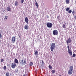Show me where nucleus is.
I'll use <instances>...</instances> for the list:
<instances>
[{
  "instance_id": "f257e3e1",
  "label": "nucleus",
  "mask_w": 76,
  "mask_h": 76,
  "mask_svg": "<svg viewBox=\"0 0 76 76\" xmlns=\"http://www.w3.org/2000/svg\"><path fill=\"white\" fill-rule=\"evenodd\" d=\"M73 66H72L69 67V70L68 71L69 75H72L73 73Z\"/></svg>"
},
{
  "instance_id": "f03ea898",
  "label": "nucleus",
  "mask_w": 76,
  "mask_h": 76,
  "mask_svg": "<svg viewBox=\"0 0 76 76\" xmlns=\"http://www.w3.org/2000/svg\"><path fill=\"white\" fill-rule=\"evenodd\" d=\"M55 43H52L51 44V47H50V50L52 52L53 51V50H54V49L55 48Z\"/></svg>"
},
{
  "instance_id": "7ed1b4c3",
  "label": "nucleus",
  "mask_w": 76,
  "mask_h": 76,
  "mask_svg": "<svg viewBox=\"0 0 76 76\" xmlns=\"http://www.w3.org/2000/svg\"><path fill=\"white\" fill-rule=\"evenodd\" d=\"M20 63L21 66H24L26 64V61L25 60H21Z\"/></svg>"
},
{
  "instance_id": "20e7f679",
  "label": "nucleus",
  "mask_w": 76,
  "mask_h": 76,
  "mask_svg": "<svg viewBox=\"0 0 76 76\" xmlns=\"http://www.w3.org/2000/svg\"><path fill=\"white\" fill-rule=\"evenodd\" d=\"M67 48L68 50V53L70 54V56H72V50L70 49V48H69V46H67Z\"/></svg>"
},
{
  "instance_id": "39448f33",
  "label": "nucleus",
  "mask_w": 76,
  "mask_h": 76,
  "mask_svg": "<svg viewBox=\"0 0 76 76\" xmlns=\"http://www.w3.org/2000/svg\"><path fill=\"white\" fill-rule=\"evenodd\" d=\"M47 25L48 28H52L53 25L51 23H48L47 24Z\"/></svg>"
},
{
  "instance_id": "423d86ee",
  "label": "nucleus",
  "mask_w": 76,
  "mask_h": 76,
  "mask_svg": "<svg viewBox=\"0 0 76 76\" xmlns=\"http://www.w3.org/2000/svg\"><path fill=\"white\" fill-rule=\"evenodd\" d=\"M53 34L54 35H57L58 34V31L57 30H54L53 31Z\"/></svg>"
},
{
  "instance_id": "0eeeda50",
  "label": "nucleus",
  "mask_w": 76,
  "mask_h": 76,
  "mask_svg": "<svg viewBox=\"0 0 76 76\" xmlns=\"http://www.w3.org/2000/svg\"><path fill=\"white\" fill-rule=\"evenodd\" d=\"M12 43H15L16 42V37H12Z\"/></svg>"
},
{
  "instance_id": "6e6552de",
  "label": "nucleus",
  "mask_w": 76,
  "mask_h": 76,
  "mask_svg": "<svg viewBox=\"0 0 76 76\" xmlns=\"http://www.w3.org/2000/svg\"><path fill=\"white\" fill-rule=\"evenodd\" d=\"M16 66V64H15V63H12L11 65V67L12 68V69H15Z\"/></svg>"
},
{
  "instance_id": "1a4fd4ad",
  "label": "nucleus",
  "mask_w": 76,
  "mask_h": 76,
  "mask_svg": "<svg viewBox=\"0 0 76 76\" xmlns=\"http://www.w3.org/2000/svg\"><path fill=\"white\" fill-rule=\"evenodd\" d=\"M25 21L26 22L27 24H28V22L29 21V20L27 17H26L25 19Z\"/></svg>"
},
{
  "instance_id": "9d476101",
  "label": "nucleus",
  "mask_w": 76,
  "mask_h": 76,
  "mask_svg": "<svg viewBox=\"0 0 76 76\" xmlns=\"http://www.w3.org/2000/svg\"><path fill=\"white\" fill-rule=\"evenodd\" d=\"M71 39L70 38H69V39L66 41V43L67 44L70 43L71 42Z\"/></svg>"
},
{
  "instance_id": "9b49d317",
  "label": "nucleus",
  "mask_w": 76,
  "mask_h": 76,
  "mask_svg": "<svg viewBox=\"0 0 76 76\" xmlns=\"http://www.w3.org/2000/svg\"><path fill=\"white\" fill-rule=\"evenodd\" d=\"M28 28L29 27L28 25H25L24 27V29H28Z\"/></svg>"
},
{
  "instance_id": "f8f14e48",
  "label": "nucleus",
  "mask_w": 76,
  "mask_h": 76,
  "mask_svg": "<svg viewBox=\"0 0 76 76\" xmlns=\"http://www.w3.org/2000/svg\"><path fill=\"white\" fill-rule=\"evenodd\" d=\"M7 9L8 11H10V10H11V8L10 6H9L7 7Z\"/></svg>"
},
{
  "instance_id": "ddd939ff",
  "label": "nucleus",
  "mask_w": 76,
  "mask_h": 76,
  "mask_svg": "<svg viewBox=\"0 0 76 76\" xmlns=\"http://www.w3.org/2000/svg\"><path fill=\"white\" fill-rule=\"evenodd\" d=\"M14 61H15V63H19V62L18 61V60L17 58H15V59Z\"/></svg>"
},
{
  "instance_id": "4468645a",
  "label": "nucleus",
  "mask_w": 76,
  "mask_h": 76,
  "mask_svg": "<svg viewBox=\"0 0 76 76\" xmlns=\"http://www.w3.org/2000/svg\"><path fill=\"white\" fill-rule=\"evenodd\" d=\"M18 2L17 1H15V6H18Z\"/></svg>"
},
{
  "instance_id": "2eb2a0df",
  "label": "nucleus",
  "mask_w": 76,
  "mask_h": 76,
  "mask_svg": "<svg viewBox=\"0 0 76 76\" xmlns=\"http://www.w3.org/2000/svg\"><path fill=\"white\" fill-rule=\"evenodd\" d=\"M33 62H30L29 64V65L31 66H32L33 65Z\"/></svg>"
},
{
  "instance_id": "dca6fc26",
  "label": "nucleus",
  "mask_w": 76,
  "mask_h": 76,
  "mask_svg": "<svg viewBox=\"0 0 76 76\" xmlns=\"http://www.w3.org/2000/svg\"><path fill=\"white\" fill-rule=\"evenodd\" d=\"M66 4H69V3H70V1L69 0H66Z\"/></svg>"
},
{
  "instance_id": "f3484780",
  "label": "nucleus",
  "mask_w": 76,
  "mask_h": 76,
  "mask_svg": "<svg viewBox=\"0 0 76 76\" xmlns=\"http://www.w3.org/2000/svg\"><path fill=\"white\" fill-rule=\"evenodd\" d=\"M5 75L6 76H9L10 74L9 72H7L6 73Z\"/></svg>"
},
{
  "instance_id": "a211bd4d",
  "label": "nucleus",
  "mask_w": 76,
  "mask_h": 76,
  "mask_svg": "<svg viewBox=\"0 0 76 76\" xmlns=\"http://www.w3.org/2000/svg\"><path fill=\"white\" fill-rule=\"evenodd\" d=\"M62 27L63 28H64V29H65L66 28V25H65V24H63Z\"/></svg>"
},
{
  "instance_id": "6ab92c4d",
  "label": "nucleus",
  "mask_w": 76,
  "mask_h": 76,
  "mask_svg": "<svg viewBox=\"0 0 76 76\" xmlns=\"http://www.w3.org/2000/svg\"><path fill=\"white\" fill-rule=\"evenodd\" d=\"M7 18H8V16H6L5 17L4 19L5 20H6L7 19Z\"/></svg>"
},
{
  "instance_id": "aec40b11",
  "label": "nucleus",
  "mask_w": 76,
  "mask_h": 76,
  "mask_svg": "<svg viewBox=\"0 0 76 76\" xmlns=\"http://www.w3.org/2000/svg\"><path fill=\"white\" fill-rule=\"evenodd\" d=\"M18 72H19V71H18V69H15V73H18Z\"/></svg>"
},
{
  "instance_id": "412c9836",
  "label": "nucleus",
  "mask_w": 76,
  "mask_h": 76,
  "mask_svg": "<svg viewBox=\"0 0 76 76\" xmlns=\"http://www.w3.org/2000/svg\"><path fill=\"white\" fill-rule=\"evenodd\" d=\"M38 51L36 50L34 53V54H35V55H38Z\"/></svg>"
},
{
  "instance_id": "4be33fe9",
  "label": "nucleus",
  "mask_w": 76,
  "mask_h": 76,
  "mask_svg": "<svg viewBox=\"0 0 76 76\" xmlns=\"http://www.w3.org/2000/svg\"><path fill=\"white\" fill-rule=\"evenodd\" d=\"M49 68L50 69H52L53 68V67L50 65H49Z\"/></svg>"
},
{
  "instance_id": "5701e85b",
  "label": "nucleus",
  "mask_w": 76,
  "mask_h": 76,
  "mask_svg": "<svg viewBox=\"0 0 76 76\" xmlns=\"http://www.w3.org/2000/svg\"><path fill=\"white\" fill-rule=\"evenodd\" d=\"M36 3L35 4V5H36V6L37 7H38V3H37V1L36 0L35 1Z\"/></svg>"
},
{
  "instance_id": "b1692460",
  "label": "nucleus",
  "mask_w": 76,
  "mask_h": 76,
  "mask_svg": "<svg viewBox=\"0 0 76 76\" xmlns=\"http://www.w3.org/2000/svg\"><path fill=\"white\" fill-rule=\"evenodd\" d=\"M51 72H52V74H54V73H55V70H52Z\"/></svg>"
},
{
  "instance_id": "393cba45",
  "label": "nucleus",
  "mask_w": 76,
  "mask_h": 76,
  "mask_svg": "<svg viewBox=\"0 0 76 76\" xmlns=\"http://www.w3.org/2000/svg\"><path fill=\"white\" fill-rule=\"evenodd\" d=\"M72 10H69L68 11V13H72Z\"/></svg>"
},
{
  "instance_id": "a878e982",
  "label": "nucleus",
  "mask_w": 76,
  "mask_h": 76,
  "mask_svg": "<svg viewBox=\"0 0 76 76\" xmlns=\"http://www.w3.org/2000/svg\"><path fill=\"white\" fill-rule=\"evenodd\" d=\"M20 2H21V4H22V3H23L24 2V0H21Z\"/></svg>"
},
{
  "instance_id": "bb28decb",
  "label": "nucleus",
  "mask_w": 76,
  "mask_h": 76,
  "mask_svg": "<svg viewBox=\"0 0 76 76\" xmlns=\"http://www.w3.org/2000/svg\"><path fill=\"white\" fill-rule=\"evenodd\" d=\"M69 8H67L66 9V12H68V11H69Z\"/></svg>"
},
{
  "instance_id": "cd10ccee",
  "label": "nucleus",
  "mask_w": 76,
  "mask_h": 76,
  "mask_svg": "<svg viewBox=\"0 0 76 76\" xmlns=\"http://www.w3.org/2000/svg\"><path fill=\"white\" fill-rule=\"evenodd\" d=\"M75 11H73L72 12V15H75Z\"/></svg>"
},
{
  "instance_id": "c85d7f7f",
  "label": "nucleus",
  "mask_w": 76,
  "mask_h": 76,
  "mask_svg": "<svg viewBox=\"0 0 76 76\" xmlns=\"http://www.w3.org/2000/svg\"><path fill=\"white\" fill-rule=\"evenodd\" d=\"M75 56H76V55L75 54V53H74L72 55V57H75Z\"/></svg>"
},
{
  "instance_id": "c756f323",
  "label": "nucleus",
  "mask_w": 76,
  "mask_h": 76,
  "mask_svg": "<svg viewBox=\"0 0 76 76\" xmlns=\"http://www.w3.org/2000/svg\"><path fill=\"white\" fill-rule=\"evenodd\" d=\"M44 61H43V60H42V65H43L44 64Z\"/></svg>"
},
{
  "instance_id": "7c9ffc66",
  "label": "nucleus",
  "mask_w": 76,
  "mask_h": 76,
  "mask_svg": "<svg viewBox=\"0 0 76 76\" xmlns=\"http://www.w3.org/2000/svg\"><path fill=\"white\" fill-rule=\"evenodd\" d=\"M2 37V36H1V33L0 32V38H1Z\"/></svg>"
},
{
  "instance_id": "2f4dec72",
  "label": "nucleus",
  "mask_w": 76,
  "mask_h": 76,
  "mask_svg": "<svg viewBox=\"0 0 76 76\" xmlns=\"http://www.w3.org/2000/svg\"><path fill=\"white\" fill-rule=\"evenodd\" d=\"M6 66H4V69H6Z\"/></svg>"
},
{
  "instance_id": "473e14b6",
  "label": "nucleus",
  "mask_w": 76,
  "mask_h": 76,
  "mask_svg": "<svg viewBox=\"0 0 76 76\" xmlns=\"http://www.w3.org/2000/svg\"><path fill=\"white\" fill-rule=\"evenodd\" d=\"M4 61V59H1V62H3Z\"/></svg>"
},
{
  "instance_id": "72a5a7b5",
  "label": "nucleus",
  "mask_w": 76,
  "mask_h": 76,
  "mask_svg": "<svg viewBox=\"0 0 76 76\" xmlns=\"http://www.w3.org/2000/svg\"><path fill=\"white\" fill-rule=\"evenodd\" d=\"M74 18H75V19H76V15L74 16Z\"/></svg>"
},
{
  "instance_id": "f704fd0d",
  "label": "nucleus",
  "mask_w": 76,
  "mask_h": 76,
  "mask_svg": "<svg viewBox=\"0 0 76 76\" xmlns=\"http://www.w3.org/2000/svg\"><path fill=\"white\" fill-rule=\"evenodd\" d=\"M47 17L48 18H49V16L48 15H47Z\"/></svg>"
},
{
  "instance_id": "c9c22d12",
  "label": "nucleus",
  "mask_w": 76,
  "mask_h": 76,
  "mask_svg": "<svg viewBox=\"0 0 76 76\" xmlns=\"http://www.w3.org/2000/svg\"><path fill=\"white\" fill-rule=\"evenodd\" d=\"M5 11V10H4L3 12H4Z\"/></svg>"
},
{
  "instance_id": "e433bc0d",
  "label": "nucleus",
  "mask_w": 76,
  "mask_h": 76,
  "mask_svg": "<svg viewBox=\"0 0 76 76\" xmlns=\"http://www.w3.org/2000/svg\"><path fill=\"white\" fill-rule=\"evenodd\" d=\"M23 76H25V75H23Z\"/></svg>"
},
{
  "instance_id": "4c0bfd02",
  "label": "nucleus",
  "mask_w": 76,
  "mask_h": 76,
  "mask_svg": "<svg viewBox=\"0 0 76 76\" xmlns=\"http://www.w3.org/2000/svg\"><path fill=\"white\" fill-rule=\"evenodd\" d=\"M10 75H12V74H10Z\"/></svg>"
}]
</instances>
